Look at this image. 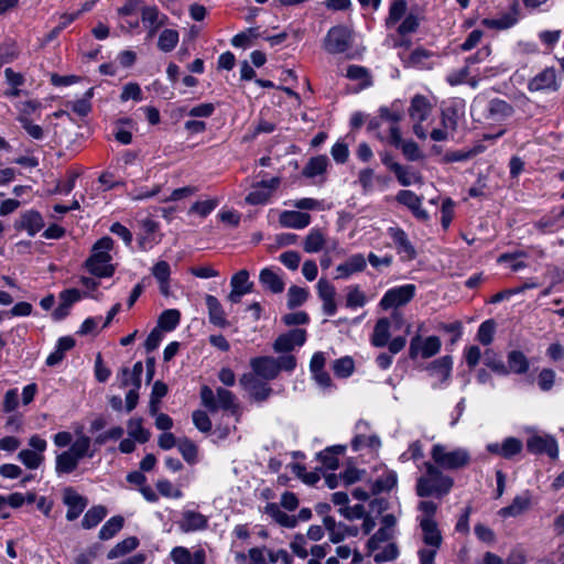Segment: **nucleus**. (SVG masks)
Listing matches in <instances>:
<instances>
[{"instance_id":"nucleus-33","label":"nucleus","mask_w":564,"mask_h":564,"mask_svg":"<svg viewBox=\"0 0 564 564\" xmlns=\"http://www.w3.org/2000/svg\"><path fill=\"white\" fill-rule=\"evenodd\" d=\"M91 441L88 436L82 434L67 449L78 462L84 457H94L95 451L90 449Z\"/></svg>"},{"instance_id":"nucleus-60","label":"nucleus","mask_w":564,"mask_h":564,"mask_svg":"<svg viewBox=\"0 0 564 564\" xmlns=\"http://www.w3.org/2000/svg\"><path fill=\"white\" fill-rule=\"evenodd\" d=\"M496 325L492 319H486L478 329L477 338L482 345H489L494 339Z\"/></svg>"},{"instance_id":"nucleus-23","label":"nucleus","mask_w":564,"mask_h":564,"mask_svg":"<svg viewBox=\"0 0 564 564\" xmlns=\"http://www.w3.org/2000/svg\"><path fill=\"white\" fill-rule=\"evenodd\" d=\"M388 232L392 238L399 253H404L409 260L415 258L416 251L403 229L399 227H390Z\"/></svg>"},{"instance_id":"nucleus-61","label":"nucleus","mask_w":564,"mask_h":564,"mask_svg":"<svg viewBox=\"0 0 564 564\" xmlns=\"http://www.w3.org/2000/svg\"><path fill=\"white\" fill-rule=\"evenodd\" d=\"M523 444L519 438L507 437L502 442V457L510 459L522 451Z\"/></svg>"},{"instance_id":"nucleus-8","label":"nucleus","mask_w":564,"mask_h":564,"mask_svg":"<svg viewBox=\"0 0 564 564\" xmlns=\"http://www.w3.org/2000/svg\"><path fill=\"white\" fill-rule=\"evenodd\" d=\"M253 282L250 281L249 271L242 269L235 273L230 279V293L227 295L228 302L230 304H238L241 301V297L246 294H249L253 291Z\"/></svg>"},{"instance_id":"nucleus-15","label":"nucleus","mask_w":564,"mask_h":564,"mask_svg":"<svg viewBox=\"0 0 564 564\" xmlns=\"http://www.w3.org/2000/svg\"><path fill=\"white\" fill-rule=\"evenodd\" d=\"M306 340V332L301 328L281 334L274 341L273 349L276 352H288L296 346H302Z\"/></svg>"},{"instance_id":"nucleus-19","label":"nucleus","mask_w":564,"mask_h":564,"mask_svg":"<svg viewBox=\"0 0 564 564\" xmlns=\"http://www.w3.org/2000/svg\"><path fill=\"white\" fill-rule=\"evenodd\" d=\"M207 525V517L192 510L184 511L182 513V519L178 521V528L185 533L204 530Z\"/></svg>"},{"instance_id":"nucleus-32","label":"nucleus","mask_w":564,"mask_h":564,"mask_svg":"<svg viewBox=\"0 0 564 564\" xmlns=\"http://www.w3.org/2000/svg\"><path fill=\"white\" fill-rule=\"evenodd\" d=\"M264 513L282 527L295 528L297 524V519L294 516H289L274 502L268 503L264 507Z\"/></svg>"},{"instance_id":"nucleus-27","label":"nucleus","mask_w":564,"mask_h":564,"mask_svg":"<svg viewBox=\"0 0 564 564\" xmlns=\"http://www.w3.org/2000/svg\"><path fill=\"white\" fill-rule=\"evenodd\" d=\"M82 297V293L77 289L64 290L59 293V303L55 310L54 317H66L70 314V306L78 302Z\"/></svg>"},{"instance_id":"nucleus-34","label":"nucleus","mask_w":564,"mask_h":564,"mask_svg":"<svg viewBox=\"0 0 564 564\" xmlns=\"http://www.w3.org/2000/svg\"><path fill=\"white\" fill-rule=\"evenodd\" d=\"M325 529L328 531L329 540L333 543H339L347 536V529L345 523H337L333 517H325L323 519Z\"/></svg>"},{"instance_id":"nucleus-16","label":"nucleus","mask_w":564,"mask_h":564,"mask_svg":"<svg viewBox=\"0 0 564 564\" xmlns=\"http://www.w3.org/2000/svg\"><path fill=\"white\" fill-rule=\"evenodd\" d=\"M63 502L67 506L66 519L68 521L76 520L88 505L87 499L70 487L64 490Z\"/></svg>"},{"instance_id":"nucleus-11","label":"nucleus","mask_w":564,"mask_h":564,"mask_svg":"<svg viewBox=\"0 0 564 564\" xmlns=\"http://www.w3.org/2000/svg\"><path fill=\"white\" fill-rule=\"evenodd\" d=\"M141 21L147 29L148 39H152L158 30L169 21L167 15L161 13L156 6H143L141 8Z\"/></svg>"},{"instance_id":"nucleus-43","label":"nucleus","mask_w":564,"mask_h":564,"mask_svg":"<svg viewBox=\"0 0 564 564\" xmlns=\"http://www.w3.org/2000/svg\"><path fill=\"white\" fill-rule=\"evenodd\" d=\"M373 556V561L378 564L393 561L399 555V550L395 543L389 542L386 545H379V550L370 552Z\"/></svg>"},{"instance_id":"nucleus-5","label":"nucleus","mask_w":564,"mask_h":564,"mask_svg":"<svg viewBox=\"0 0 564 564\" xmlns=\"http://www.w3.org/2000/svg\"><path fill=\"white\" fill-rule=\"evenodd\" d=\"M351 32L343 25H337L327 32L324 48L329 54H340L351 47Z\"/></svg>"},{"instance_id":"nucleus-46","label":"nucleus","mask_w":564,"mask_h":564,"mask_svg":"<svg viewBox=\"0 0 564 564\" xmlns=\"http://www.w3.org/2000/svg\"><path fill=\"white\" fill-rule=\"evenodd\" d=\"M128 434L141 444L150 440V432L142 426L141 419H130L128 421Z\"/></svg>"},{"instance_id":"nucleus-10","label":"nucleus","mask_w":564,"mask_h":564,"mask_svg":"<svg viewBox=\"0 0 564 564\" xmlns=\"http://www.w3.org/2000/svg\"><path fill=\"white\" fill-rule=\"evenodd\" d=\"M241 387L257 402L265 401L272 393L271 387L260 380L252 373H245L239 379Z\"/></svg>"},{"instance_id":"nucleus-54","label":"nucleus","mask_w":564,"mask_h":564,"mask_svg":"<svg viewBox=\"0 0 564 564\" xmlns=\"http://www.w3.org/2000/svg\"><path fill=\"white\" fill-rule=\"evenodd\" d=\"M406 1L405 0H393L390 6L389 15L386 20L388 26L394 25L406 11Z\"/></svg>"},{"instance_id":"nucleus-4","label":"nucleus","mask_w":564,"mask_h":564,"mask_svg":"<svg viewBox=\"0 0 564 564\" xmlns=\"http://www.w3.org/2000/svg\"><path fill=\"white\" fill-rule=\"evenodd\" d=\"M200 401L202 404L210 412L217 410H224L230 412L232 415H237L239 412V404L236 395L221 387H218L214 391L208 386L200 388Z\"/></svg>"},{"instance_id":"nucleus-20","label":"nucleus","mask_w":564,"mask_h":564,"mask_svg":"<svg viewBox=\"0 0 564 564\" xmlns=\"http://www.w3.org/2000/svg\"><path fill=\"white\" fill-rule=\"evenodd\" d=\"M419 525L422 531V541L424 545H442L443 536L436 520L419 519Z\"/></svg>"},{"instance_id":"nucleus-52","label":"nucleus","mask_w":564,"mask_h":564,"mask_svg":"<svg viewBox=\"0 0 564 564\" xmlns=\"http://www.w3.org/2000/svg\"><path fill=\"white\" fill-rule=\"evenodd\" d=\"M93 95H94V88H89L84 94L83 98L70 102L72 110L80 117L87 116L91 110L90 99H91Z\"/></svg>"},{"instance_id":"nucleus-50","label":"nucleus","mask_w":564,"mask_h":564,"mask_svg":"<svg viewBox=\"0 0 564 564\" xmlns=\"http://www.w3.org/2000/svg\"><path fill=\"white\" fill-rule=\"evenodd\" d=\"M378 113L382 121L390 123V128L393 126H399V122L403 119V112L395 107V104H393L391 108L380 107Z\"/></svg>"},{"instance_id":"nucleus-42","label":"nucleus","mask_w":564,"mask_h":564,"mask_svg":"<svg viewBox=\"0 0 564 564\" xmlns=\"http://www.w3.org/2000/svg\"><path fill=\"white\" fill-rule=\"evenodd\" d=\"M328 165V159L325 155L312 158L303 169V175L306 177H315L323 174Z\"/></svg>"},{"instance_id":"nucleus-13","label":"nucleus","mask_w":564,"mask_h":564,"mask_svg":"<svg viewBox=\"0 0 564 564\" xmlns=\"http://www.w3.org/2000/svg\"><path fill=\"white\" fill-rule=\"evenodd\" d=\"M252 375L264 380H273L279 376V366L274 357L263 356L250 360Z\"/></svg>"},{"instance_id":"nucleus-30","label":"nucleus","mask_w":564,"mask_h":564,"mask_svg":"<svg viewBox=\"0 0 564 564\" xmlns=\"http://www.w3.org/2000/svg\"><path fill=\"white\" fill-rule=\"evenodd\" d=\"M531 503V495L529 491L516 496L508 507L502 508L499 513L502 517H517L525 511Z\"/></svg>"},{"instance_id":"nucleus-47","label":"nucleus","mask_w":564,"mask_h":564,"mask_svg":"<svg viewBox=\"0 0 564 564\" xmlns=\"http://www.w3.org/2000/svg\"><path fill=\"white\" fill-rule=\"evenodd\" d=\"M392 172L395 174L398 182L402 186H410L415 183H421V176L402 165L392 166Z\"/></svg>"},{"instance_id":"nucleus-31","label":"nucleus","mask_w":564,"mask_h":564,"mask_svg":"<svg viewBox=\"0 0 564 564\" xmlns=\"http://www.w3.org/2000/svg\"><path fill=\"white\" fill-rule=\"evenodd\" d=\"M431 112V105L424 96L416 95L409 108V115L413 121L423 122L427 119Z\"/></svg>"},{"instance_id":"nucleus-56","label":"nucleus","mask_w":564,"mask_h":564,"mask_svg":"<svg viewBox=\"0 0 564 564\" xmlns=\"http://www.w3.org/2000/svg\"><path fill=\"white\" fill-rule=\"evenodd\" d=\"M354 360L350 357L336 359L333 365V370L337 377L347 378L354 371Z\"/></svg>"},{"instance_id":"nucleus-39","label":"nucleus","mask_w":564,"mask_h":564,"mask_svg":"<svg viewBox=\"0 0 564 564\" xmlns=\"http://www.w3.org/2000/svg\"><path fill=\"white\" fill-rule=\"evenodd\" d=\"M178 40L180 35L176 30L164 29L159 35L158 47L162 52H171L176 47Z\"/></svg>"},{"instance_id":"nucleus-1","label":"nucleus","mask_w":564,"mask_h":564,"mask_svg":"<svg viewBox=\"0 0 564 564\" xmlns=\"http://www.w3.org/2000/svg\"><path fill=\"white\" fill-rule=\"evenodd\" d=\"M425 474L416 480L415 491L419 497L443 498L454 486L452 477L445 475L437 466L424 463Z\"/></svg>"},{"instance_id":"nucleus-25","label":"nucleus","mask_w":564,"mask_h":564,"mask_svg":"<svg viewBox=\"0 0 564 564\" xmlns=\"http://www.w3.org/2000/svg\"><path fill=\"white\" fill-rule=\"evenodd\" d=\"M259 281L265 291L273 294L282 293L285 288L283 279L270 268H264L260 271Z\"/></svg>"},{"instance_id":"nucleus-62","label":"nucleus","mask_w":564,"mask_h":564,"mask_svg":"<svg viewBox=\"0 0 564 564\" xmlns=\"http://www.w3.org/2000/svg\"><path fill=\"white\" fill-rule=\"evenodd\" d=\"M441 124L445 130L456 131L457 129V110L453 107H447L442 111Z\"/></svg>"},{"instance_id":"nucleus-58","label":"nucleus","mask_w":564,"mask_h":564,"mask_svg":"<svg viewBox=\"0 0 564 564\" xmlns=\"http://www.w3.org/2000/svg\"><path fill=\"white\" fill-rule=\"evenodd\" d=\"M18 121L31 138L35 140H42L44 138V131L42 127L33 123L29 117L20 115L18 117Z\"/></svg>"},{"instance_id":"nucleus-41","label":"nucleus","mask_w":564,"mask_h":564,"mask_svg":"<svg viewBox=\"0 0 564 564\" xmlns=\"http://www.w3.org/2000/svg\"><path fill=\"white\" fill-rule=\"evenodd\" d=\"M124 519L121 516H115L110 518L99 530L100 540H110L113 538L123 527Z\"/></svg>"},{"instance_id":"nucleus-6","label":"nucleus","mask_w":564,"mask_h":564,"mask_svg":"<svg viewBox=\"0 0 564 564\" xmlns=\"http://www.w3.org/2000/svg\"><path fill=\"white\" fill-rule=\"evenodd\" d=\"M527 448L531 454H546L552 459H555L558 456L557 442L549 434H533L527 440Z\"/></svg>"},{"instance_id":"nucleus-26","label":"nucleus","mask_w":564,"mask_h":564,"mask_svg":"<svg viewBox=\"0 0 564 564\" xmlns=\"http://www.w3.org/2000/svg\"><path fill=\"white\" fill-rule=\"evenodd\" d=\"M453 368V359L451 356H443L430 364L427 370L430 375L438 380L445 382L449 379Z\"/></svg>"},{"instance_id":"nucleus-29","label":"nucleus","mask_w":564,"mask_h":564,"mask_svg":"<svg viewBox=\"0 0 564 564\" xmlns=\"http://www.w3.org/2000/svg\"><path fill=\"white\" fill-rule=\"evenodd\" d=\"M484 564H527V555L523 550L513 549L503 560L495 553L487 552L484 556Z\"/></svg>"},{"instance_id":"nucleus-53","label":"nucleus","mask_w":564,"mask_h":564,"mask_svg":"<svg viewBox=\"0 0 564 564\" xmlns=\"http://www.w3.org/2000/svg\"><path fill=\"white\" fill-rule=\"evenodd\" d=\"M270 196V191H268L260 182L253 186V189L247 195L246 203L250 205L264 204Z\"/></svg>"},{"instance_id":"nucleus-7","label":"nucleus","mask_w":564,"mask_h":564,"mask_svg":"<svg viewBox=\"0 0 564 564\" xmlns=\"http://www.w3.org/2000/svg\"><path fill=\"white\" fill-rule=\"evenodd\" d=\"M415 294V285L405 284L389 290L380 301L383 310L398 308L409 303Z\"/></svg>"},{"instance_id":"nucleus-64","label":"nucleus","mask_w":564,"mask_h":564,"mask_svg":"<svg viewBox=\"0 0 564 564\" xmlns=\"http://www.w3.org/2000/svg\"><path fill=\"white\" fill-rule=\"evenodd\" d=\"M170 557L174 564H189L193 558V554H191L189 550L184 546H175L172 549Z\"/></svg>"},{"instance_id":"nucleus-14","label":"nucleus","mask_w":564,"mask_h":564,"mask_svg":"<svg viewBox=\"0 0 564 564\" xmlns=\"http://www.w3.org/2000/svg\"><path fill=\"white\" fill-rule=\"evenodd\" d=\"M530 91H556L558 84L556 80V72L553 67H546L536 74L528 84Z\"/></svg>"},{"instance_id":"nucleus-24","label":"nucleus","mask_w":564,"mask_h":564,"mask_svg":"<svg viewBox=\"0 0 564 564\" xmlns=\"http://www.w3.org/2000/svg\"><path fill=\"white\" fill-rule=\"evenodd\" d=\"M366 258L361 253L350 256L344 263L336 268L338 279H347L356 272H360L366 268Z\"/></svg>"},{"instance_id":"nucleus-48","label":"nucleus","mask_w":564,"mask_h":564,"mask_svg":"<svg viewBox=\"0 0 564 564\" xmlns=\"http://www.w3.org/2000/svg\"><path fill=\"white\" fill-rule=\"evenodd\" d=\"M508 365L511 371L523 373L529 368V361L521 351L513 350L508 355Z\"/></svg>"},{"instance_id":"nucleus-44","label":"nucleus","mask_w":564,"mask_h":564,"mask_svg":"<svg viewBox=\"0 0 564 564\" xmlns=\"http://www.w3.org/2000/svg\"><path fill=\"white\" fill-rule=\"evenodd\" d=\"M78 460L68 452L65 451L57 455L55 469L57 474H69L78 466Z\"/></svg>"},{"instance_id":"nucleus-49","label":"nucleus","mask_w":564,"mask_h":564,"mask_svg":"<svg viewBox=\"0 0 564 564\" xmlns=\"http://www.w3.org/2000/svg\"><path fill=\"white\" fill-rule=\"evenodd\" d=\"M347 77L352 80H360L361 87L366 88L371 86V76L366 67L358 65H350L347 68Z\"/></svg>"},{"instance_id":"nucleus-55","label":"nucleus","mask_w":564,"mask_h":564,"mask_svg":"<svg viewBox=\"0 0 564 564\" xmlns=\"http://www.w3.org/2000/svg\"><path fill=\"white\" fill-rule=\"evenodd\" d=\"M393 536V532L388 529L380 528L368 541V550L369 552H375L379 550V545L387 542L389 543Z\"/></svg>"},{"instance_id":"nucleus-63","label":"nucleus","mask_w":564,"mask_h":564,"mask_svg":"<svg viewBox=\"0 0 564 564\" xmlns=\"http://www.w3.org/2000/svg\"><path fill=\"white\" fill-rule=\"evenodd\" d=\"M217 205H218L217 199L196 202L189 208V213H196L202 217H206L217 207Z\"/></svg>"},{"instance_id":"nucleus-3","label":"nucleus","mask_w":564,"mask_h":564,"mask_svg":"<svg viewBox=\"0 0 564 564\" xmlns=\"http://www.w3.org/2000/svg\"><path fill=\"white\" fill-rule=\"evenodd\" d=\"M434 465L443 469H460L469 465L470 453L463 447L451 448L443 444H435L431 449Z\"/></svg>"},{"instance_id":"nucleus-9","label":"nucleus","mask_w":564,"mask_h":564,"mask_svg":"<svg viewBox=\"0 0 564 564\" xmlns=\"http://www.w3.org/2000/svg\"><path fill=\"white\" fill-rule=\"evenodd\" d=\"M441 349V340L436 336H430L424 340L420 336L412 338L409 348L410 358L415 359L419 355L422 358H430Z\"/></svg>"},{"instance_id":"nucleus-18","label":"nucleus","mask_w":564,"mask_h":564,"mask_svg":"<svg viewBox=\"0 0 564 564\" xmlns=\"http://www.w3.org/2000/svg\"><path fill=\"white\" fill-rule=\"evenodd\" d=\"M395 199L406 206L419 220L426 221L429 219L427 212L422 207V198L414 192L402 189L397 194Z\"/></svg>"},{"instance_id":"nucleus-35","label":"nucleus","mask_w":564,"mask_h":564,"mask_svg":"<svg viewBox=\"0 0 564 564\" xmlns=\"http://www.w3.org/2000/svg\"><path fill=\"white\" fill-rule=\"evenodd\" d=\"M397 473L393 470H387L372 482L371 491L375 495L389 491L397 485Z\"/></svg>"},{"instance_id":"nucleus-45","label":"nucleus","mask_w":564,"mask_h":564,"mask_svg":"<svg viewBox=\"0 0 564 564\" xmlns=\"http://www.w3.org/2000/svg\"><path fill=\"white\" fill-rule=\"evenodd\" d=\"M107 516V509L104 506L91 507L84 516L82 525L84 529L96 527Z\"/></svg>"},{"instance_id":"nucleus-17","label":"nucleus","mask_w":564,"mask_h":564,"mask_svg":"<svg viewBox=\"0 0 564 564\" xmlns=\"http://www.w3.org/2000/svg\"><path fill=\"white\" fill-rule=\"evenodd\" d=\"M369 429V425L365 421H359L356 424L357 434L351 441V447L354 451H360L362 448H370L377 451L381 446L380 438L376 434L366 435L364 432Z\"/></svg>"},{"instance_id":"nucleus-51","label":"nucleus","mask_w":564,"mask_h":564,"mask_svg":"<svg viewBox=\"0 0 564 564\" xmlns=\"http://www.w3.org/2000/svg\"><path fill=\"white\" fill-rule=\"evenodd\" d=\"M307 290L296 285H292L288 290V307L293 310L297 306H301L307 300Z\"/></svg>"},{"instance_id":"nucleus-2","label":"nucleus","mask_w":564,"mask_h":564,"mask_svg":"<svg viewBox=\"0 0 564 564\" xmlns=\"http://www.w3.org/2000/svg\"><path fill=\"white\" fill-rule=\"evenodd\" d=\"M113 248V240L106 236L97 240L85 261L86 269L97 278H110L115 273V265L111 263L110 250Z\"/></svg>"},{"instance_id":"nucleus-57","label":"nucleus","mask_w":564,"mask_h":564,"mask_svg":"<svg viewBox=\"0 0 564 564\" xmlns=\"http://www.w3.org/2000/svg\"><path fill=\"white\" fill-rule=\"evenodd\" d=\"M18 457L30 469L37 468L44 459L41 454L32 449H22Z\"/></svg>"},{"instance_id":"nucleus-36","label":"nucleus","mask_w":564,"mask_h":564,"mask_svg":"<svg viewBox=\"0 0 564 564\" xmlns=\"http://www.w3.org/2000/svg\"><path fill=\"white\" fill-rule=\"evenodd\" d=\"M488 111L494 119L502 120L511 117L514 112V109L507 101L495 98L489 102Z\"/></svg>"},{"instance_id":"nucleus-59","label":"nucleus","mask_w":564,"mask_h":564,"mask_svg":"<svg viewBox=\"0 0 564 564\" xmlns=\"http://www.w3.org/2000/svg\"><path fill=\"white\" fill-rule=\"evenodd\" d=\"M366 303L365 294L359 290L358 286L351 285L347 288L346 294V306L355 308L357 306H364Z\"/></svg>"},{"instance_id":"nucleus-38","label":"nucleus","mask_w":564,"mask_h":564,"mask_svg":"<svg viewBox=\"0 0 564 564\" xmlns=\"http://www.w3.org/2000/svg\"><path fill=\"white\" fill-rule=\"evenodd\" d=\"M390 323L389 319H378L375 326L371 343L376 347H384L390 338Z\"/></svg>"},{"instance_id":"nucleus-28","label":"nucleus","mask_w":564,"mask_h":564,"mask_svg":"<svg viewBox=\"0 0 564 564\" xmlns=\"http://www.w3.org/2000/svg\"><path fill=\"white\" fill-rule=\"evenodd\" d=\"M44 226L41 214L36 210H29L21 215L18 229H25L30 236H34Z\"/></svg>"},{"instance_id":"nucleus-37","label":"nucleus","mask_w":564,"mask_h":564,"mask_svg":"<svg viewBox=\"0 0 564 564\" xmlns=\"http://www.w3.org/2000/svg\"><path fill=\"white\" fill-rule=\"evenodd\" d=\"M345 449V446L336 445L318 453L317 457L327 469H336L338 466L337 455L343 454Z\"/></svg>"},{"instance_id":"nucleus-22","label":"nucleus","mask_w":564,"mask_h":564,"mask_svg":"<svg viewBox=\"0 0 564 564\" xmlns=\"http://www.w3.org/2000/svg\"><path fill=\"white\" fill-rule=\"evenodd\" d=\"M279 223L284 228L303 229L310 225L311 216L307 213L284 210L280 214Z\"/></svg>"},{"instance_id":"nucleus-21","label":"nucleus","mask_w":564,"mask_h":564,"mask_svg":"<svg viewBox=\"0 0 564 564\" xmlns=\"http://www.w3.org/2000/svg\"><path fill=\"white\" fill-rule=\"evenodd\" d=\"M317 292L323 301V311L327 315H334L336 313L335 295L336 290L334 285L327 280L321 279L317 283Z\"/></svg>"},{"instance_id":"nucleus-40","label":"nucleus","mask_w":564,"mask_h":564,"mask_svg":"<svg viewBox=\"0 0 564 564\" xmlns=\"http://www.w3.org/2000/svg\"><path fill=\"white\" fill-rule=\"evenodd\" d=\"M325 246V237L319 229H312L306 236L303 248L308 253L321 251Z\"/></svg>"},{"instance_id":"nucleus-12","label":"nucleus","mask_w":564,"mask_h":564,"mask_svg":"<svg viewBox=\"0 0 564 564\" xmlns=\"http://www.w3.org/2000/svg\"><path fill=\"white\" fill-rule=\"evenodd\" d=\"M389 130L390 143L395 148H400L402 150L403 155L409 161H417L423 156L416 142H414L413 140L404 141L402 139L399 126H393L389 128Z\"/></svg>"}]
</instances>
